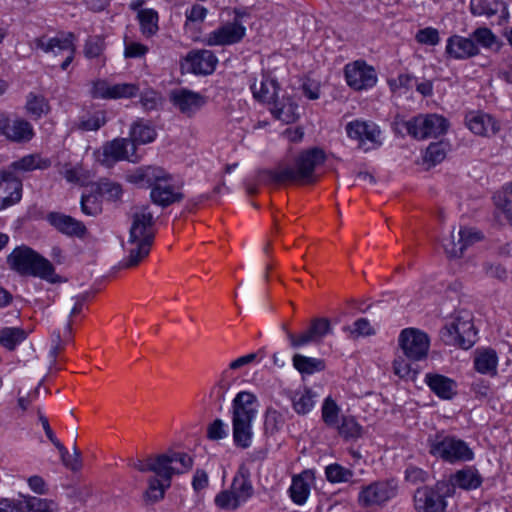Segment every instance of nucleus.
Returning <instances> with one entry per match:
<instances>
[{"label": "nucleus", "instance_id": "72a5a7b5", "mask_svg": "<svg viewBox=\"0 0 512 512\" xmlns=\"http://www.w3.org/2000/svg\"><path fill=\"white\" fill-rule=\"evenodd\" d=\"M312 478L313 475L309 471H304L293 477L289 492L290 497L295 504L303 505L307 501L310 494L309 480Z\"/></svg>", "mask_w": 512, "mask_h": 512}, {"label": "nucleus", "instance_id": "864d4df0", "mask_svg": "<svg viewBox=\"0 0 512 512\" xmlns=\"http://www.w3.org/2000/svg\"><path fill=\"white\" fill-rule=\"evenodd\" d=\"M169 486L164 485L157 477H150L148 480V488L144 497L146 501L155 503L164 497L165 489Z\"/></svg>", "mask_w": 512, "mask_h": 512}, {"label": "nucleus", "instance_id": "e433bc0d", "mask_svg": "<svg viewBox=\"0 0 512 512\" xmlns=\"http://www.w3.org/2000/svg\"><path fill=\"white\" fill-rule=\"evenodd\" d=\"M498 357L494 350L488 349L478 353L474 358V368L481 374L495 375Z\"/></svg>", "mask_w": 512, "mask_h": 512}, {"label": "nucleus", "instance_id": "6ab92c4d", "mask_svg": "<svg viewBox=\"0 0 512 512\" xmlns=\"http://www.w3.org/2000/svg\"><path fill=\"white\" fill-rule=\"evenodd\" d=\"M331 332L332 328L327 318H315L305 331L299 333V337L289 335V344L292 349H299L311 343L319 344Z\"/></svg>", "mask_w": 512, "mask_h": 512}, {"label": "nucleus", "instance_id": "f704fd0d", "mask_svg": "<svg viewBox=\"0 0 512 512\" xmlns=\"http://www.w3.org/2000/svg\"><path fill=\"white\" fill-rule=\"evenodd\" d=\"M293 367L302 375H312L325 370V361L296 353L292 357Z\"/></svg>", "mask_w": 512, "mask_h": 512}, {"label": "nucleus", "instance_id": "e2e57ef3", "mask_svg": "<svg viewBox=\"0 0 512 512\" xmlns=\"http://www.w3.org/2000/svg\"><path fill=\"white\" fill-rule=\"evenodd\" d=\"M428 478V472L419 467L410 465L405 470V480L413 485L425 483Z\"/></svg>", "mask_w": 512, "mask_h": 512}, {"label": "nucleus", "instance_id": "c756f323", "mask_svg": "<svg viewBox=\"0 0 512 512\" xmlns=\"http://www.w3.org/2000/svg\"><path fill=\"white\" fill-rule=\"evenodd\" d=\"M270 108L273 116L287 124L295 122L299 118L298 104L291 97L274 98Z\"/></svg>", "mask_w": 512, "mask_h": 512}, {"label": "nucleus", "instance_id": "c9c22d12", "mask_svg": "<svg viewBox=\"0 0 512 512\" xmlns=\"http://www.w3.org/2000/svg\"><path fill=\"white\" fill-rule=\"evenodd\" d=\"M251 90L255 99L261 102L272 104L274 98L277 97L280 90L279 84L275 79H265L259 84L251 85Z\"/></svg>", "mask_w": 512, "mask_h": 512}, {"label": "nucleus", "instance_id": "4be33fe9", "mask_svg": "<svg viewBox=\"0 0 512 512\" xmlns=\"http://www.w3.org/2000/svg\"><path fill=\"white\" fill-rule=\"evenodd\" d=\"M480 53L479 47L470 37L452 35L447 39L445 54L455 60H467Z\"/></svg>", "mask_w": 512, "mask_h": 512}, {"label": "nucleus", "instance_id": "2f4dec72", "mask_svg": "<svg viewBox=\"0 0 512 512\" xmlns=\"http://www.w3.org/2000/svg\"><path fill=\"white\" fill-rule=\"evenodd\" d=\"M469 9L474 16L491 18L498 13L508 16L507 5L501 0H470Z\"/></svg>", "mask_w": 512, "mask_h": 512}, {"label": "nucleus", "instance_id": "f8f14e48", "mask_svg": "<svg viewBox=\"0 0 512 512\" xmlns=\"http://www.w3.org/2000/svg\"><path fill=\"white\" fill-rule=\"evenodd\" d=\"M399 346L410 361L426 359L430 347L429 336L416 328H405L399 335Z\"/></svg>", "mask_w": 512, "mask_h": 512}, {"label": "nucleus", "instance_id": "a211bd4d", "mask_svg": "<svg viewBox=\"0 0 512 512\" xmlns=\"http://www.w3.org/2000/svg\"><path fill=\"white\" fill-rule=\"evenodd\" d=\"M246 36V27L240 21L227 22L207 35L209 46H228L239 43Z\"/></svg>", "mask_w": 512, "mask_h": 512}, {"label": "nucleus", "instance_id": "cd10ccee", "mask_svg": "<svg viewBox=\"0 0 512 512\" xmlns=\"http://www.w3.org/2000/svg\"><path fill=\"white\" fill-rule=\"evenodd\" d=\"M425 382L430 390L441 399L450 400L457 394L456 382L447 376L437 373H427Z\"/></svg>", "mask_w": 512, "mask_h": 512}, {"label": "nucleus", "instance_id": "39448f33", "mask_svg": "<svg viewBox=\"0 0 512 512\" xmlns=\"http://www.w3.org/2000/svg\"><path fill=\"white\" fill-rule=\"evenodd\" d=\"M129 466L142 473L153 472L170 486L174 474H183L193 467V458L187 453L169 450L155 458L149 457L146 462L129 460Z\"/></svg>", "mask_w": 512, "mask_h": 512}, {"label": "nucleus", "instance_id": "8fccbe9b", "mask_svg": "<svg viewBox=\"0 0 512 512\" xmlns=\"http://www.w3.org/2000/svg\"><path fill=\"white\" fill-rule=\"evenodd\" d=\"M415 361L408 360L405 356H398L393 362L394 373L400 378L414 380L418 371L412 366Z\"/></svg>", "mask_w": 512, "mask_h": 512}, {"label": "nucleus", "instance_id": "5fc2aeb1", "mask_svg": "<svg viewBox=\"0 0 512 512\" xmlns=\"http://www.w3.org/2000/svg\"><path fill=\"white\" fill-rule=\"evenodd\" d=\"M105 50V41L101 36L89 37L84 45V55L88 59L99 58Z\"/></svg>", "mask_w": 512, "mask_h": 512}, {"label": "nucleus", "instance_id": "3c124183", "mask_svg": "<svg viewBox=\"0 0 512 512\" xmlns=\"http://www.w3.org/2000/svg\"><path fill=\"white\" fill-rule=\"evenodd\" d=\"M471 38L475 41L477 46L480 45L487 49L498 44L497 36L487 27L475 29L471 34Z\"/></svg>", "mask_w": 512, "mask_h": 512}, {"label": "nucleus", "instance_id": "473e14b6", "mask_svg": "<svg viewBox=\"0 0 512 512\" xmlns=\"http://www.w3.org/2000/svg\"><path fill=\"white\" fill-rule=\"evenodd\" d=\"M127 245L128 256L121 262V267L125 269L138 266L149 255L153 244L139 240L130 242V238H128Z\"/></svg>", "mask_w": 512, "mask_h": 512}, {"label": "nucleus", "instance_id": "f3484780", "mask_svg": "<svg viewBox=\"0 0 512 512\" xmlns=\"http://www.w3.org/2000/svg\"><path fill=\"white\" fill-rule=\"evenodd\" d=\"M131 146L130 139L128 138H115L103 144L100 150L95 154L97 161L107 167L111 168L115 163L123 160L135 162L132 155L128 153V147Z\"/></svg>", "mask_w": 512, "mask_h": 512}, {"label": "nucleus", "instance_id": "4d7b16f0", "mask_svg": "<svg viewBox=\"0 0 512 512\" xmlns=\"http://www.w3.org/2000/svg\"><path fill=\"white\" fill-rule=\"evenodd\" d=\"M98 192L109 200H117L122 194V187L116 182L107 179L101 180L98 184Z\"/></svg>", "mask_w": 512, "mask_h": 512}, {"label": "nucleus", "instance_id": "c85d7f7f", "mask_svg": "<svg viewBox=\"0 0 512 512\" xmlns=\"http://www.w3.org/2000/svg\"><path fill=\"white\" fill-rule=\"evenodd\" d=\"M150 199L153 204L165 209L174 203L181 202L184 199V194L175 191L173 185L162 182L150 190Z\"/></svg>", "mask_w": 512, "mask_h": 512}, {"label": "nucleus", "instance_id": "a878e982", "mask_svg": "<svg viewBox=\"0 0 512 512\" xmlns=\"http://www.w3.org/2000/svg\"><path fill=\"white\" fill-rule=\"evenodd\" d=\"M171 100L173 104L187 116L196 113L206 103L204 96L187 89L173 93Z\"/></svg>", "mask_w": 512, "mask_h": 512}, {"label": "nucleus", "instance_id": "ddd939ff", "mask_svg": "<svg viewBox=\"0 0 512 512\" xmlns=\"http://www.w3.org/2000/svg\"><path fill=\"white\" fill-rule=\"evenodd\" d=\"M346 133L352 140L358 142V148L364 151L376 149L382 145L381 130L377 124L370 121L354 120L346 125Z\"/></svg>", "mask_w": 512, "mask_h": 512}, {"label": "nucleus", "instance_id": "dca6fc26", "mask_svg": "<svg viewBox=\"0 0 512 512\" xmlns=\"http://www.w3.org/2000/svg\"><path fill=\"white\" fill-rule=\"evenodd\" d=\"M218 59L215 54L206 49L192 50L181 60L182 71L195 75H210L214 72Z\"/></svg>", "mask_w": 512, "mask_h": 512}, {"label": "nucleus", "instance_id": "412c9836", "mask_svg": "<svg viewBox=\"0 0 512 512\" xmlns=\"http://www.w3.org/2000/svg\"><path fill=\"white\" fill-rule=\"evenodd\" d=\"M46 220L58 232L69 237H77L82 239L87 235L88 232L83 222L60 212L48 213Z\"/></svg>", "mask_w": 512, "mask_h": 512}, {"label": "nucleus", "instance_id": "c03bdc74", "mask_svg": "<svg viewBox=\"0 0 512 512\" xmlns=\"http://www.w3.org/2000/svg\"><path fill=\"white\" fill-rule=\"evenodd\" d=\"M107 122L104 111H96L93 114L82 116L77 124L82 131H97Z\"/></svg>", "mask_w": 512, "mask_h": 512}, {"label": "nucleus", "instance_id": "393cba45", "mask_svg": "<svg viewBox=\"0 0 512 512\" xmlns=\"http://www.w3.org/2000/svg\"><path fill=\"white\" fill-rule=\"evenodd\" d=\"M483 238L479 231L470 228H461L458 232V241L455 242L453 233L448 243L444 244L446 253L453 258H459L463 255L466 248Z\"/></svg>", "mask_w": 512, "mask_h": 512}, {"label": "nucleus", "instance_id": "5701e85b", "mask_svg": "<svg viewBox=\"0 0 512 512\" xmlns=\"http://www.w3.org/2000/svg\"><path fill=\"white\" fill-rule=\"evenodd\" d=\"M127 179L131 183L143 187L147 186L152 189L154 186L161 184L162 182H169L172 179V176L161 167L145 166L139 167L128 174Z\"/></svg>", "mask_w": 512, "mask_h": 512}, {"label": "nucleus", "instance_id": "a18cd8bd", "mask_svg": "<svg viewBox=\"0 0 512 512\" xmlns=\"http://www.w3.org/2000/svg\"><path fill=\"white\" fill-rule=\"evenodd\" d=\"M325 475L331 483L349 482L354 476L352 470L343 467L340 464L333 463L325 468Z\"/></svg>", "mask_w": 512, "mask_h": 512}, {"label": "nucleus", "instance_id": "09e8293b", "mask_svg": "<svg viewBox=\"0 0 512 512\" xmlns=\"http://www.w3.org/2000/svg\"><path fill=\"white\" fill-rule=\"evenodd\" d=\"M447 150L448 143L444 141L433 142L427 147L424 160L432 165L439 164L446 158Z\"/></svg>", "mask_w": 512, "mask_h": 512}, {"label": "nucleus", "instance_id": "ea45409f", "mask_svg": "<svg viewBox=\"0 0 512 512\" xmlns=\"http://www.w3.org/2000/svg\"><path fill=\"white\" fill-rule=\"evenodd\" d=\"M139 20L140 30L146 37L155 35L159 29L158 27V13L154 9L139 10L137 14Z\"/></svg>", "mask_w": 512, "mask_h": 512}, {"label": "nucleus", "instance_id": "6e6552de", "mask_svg": "<svg viewBox=\"0 0 512 512\" xmlns=\"http://www.w3.org/2000/svg\"><path fill=\"white\" fill-rule=\"evenodd\" d=\"M439 336L445 345L471 348L477 340L472 315L465 311L459 312L450 324L441 328Z\"/></svg>", "mask_w": 512, "mask_h": 512}, {"label": "nucleus", "instance_id": "bb28decb", "mask_svg": "<svg viewBox=\"0 0 512 512\" xmlns=\"http://www.w3.org/2000/svg\"><path fill=\"white\" fill-rule=\"evenodd\" d=\"M447 481L453 485V492L455 491V487L471 491L482 485L483 478L474 466H465L464 468L456 471L451 476L450 480Z\"/></svg>", "mask_w": 512, "mask_h": 512}, {"label": "nucleus", "instance_id": "a19ab883", "mask_svg": "<svg viewBox=\"0 0 512 512\" xmlns=\"http://www.w3.org/2000/svg\"><path fill=\"white\" fill-rule=\"evenodd\" d=\"M339 435L346 441L357 440L362 436L363 428L353 416H342L341 423L336 426Z\"/></svg>", "mask_w": 512, "mask_h": 512}, {"label": "nucleus", "instance_id": "9d476101", "mask_svg": "<svg viewBox=\"0 0 512 512\" xmlns=\"http://www.w3.org/2000/svg\"><path fill=\"white\" fill-rule=\"evenodd\" d=\"M403 124L407 133L415 139L436 138L445 134L449 127L448 120L437 114L419 115Z\"/></svg>", "mask_w": 512, "mask_h": 512}, {"label": "nucleus", "instance_id": "b1692460", "mask_svg": "<svg viewBox=\"0 0 512 512\" xmlns=\"http://www.w3.org/2000/svg\"><path fill=\"white\" fill-rule=\"evenodd\" d=\"M465 121L469 130L476 135L491 136L500 130L498 121L483 112H470L466 115Z\"/></svg>", "mask_w": 512, "mask_h": 512}, {"label": "nucleus", "instance_id": "680f3d73", "mask_svg": "<svg viewBox=\"0 0 512 512\" xmlns=\"http://www.w3.org/2000/svg\"><path fill=\"white\" fill-rule=\"evenodd\" d=\"M228 436V426L221 420L215 419L207 427V437L213 441H219Z\"/></svg>", "mask_w": 512, "mask_h": 512}, {"label": "nucleus", "instance_id": "20e7f679", "mask_svg": "<svg viewBox=\"0 0 512 512\" xmlns=\"http://www.w3.org/2000/svg\"><path fill=\"white\" fill-rule=\"evenodd\" d=\"M256 402V396L248 391L239 392L232 401V436L236 447L247 449L252 444Z\"/></svg>", "mask_w": 512, "mask_h": 512}, {"label": "nucleus", "instance_id": "f257e3e1", "mask_svg": "<svg viewBox=\"0 0 512 512\" xmlns=\"http://www.w3.org/2000/svg\"><path fill=\"white\" fill-rule=\"evenodd\" d=\"M326 155L323 149L313 147L300 152L292 166L279 164L274 169H261L256 172L254 180L246 179L244 187L249 195L258 192L257 185H280L286 182L311 184L317 181L315 168L323 164Z\"/></svg>", "mask_w": 512, "mask_h": 512}, {"label": "nucleus", "instance_id": "774afa93", "mask_svg": "<svg viewBox=\"0 0 512 512\" xmlns=\"http://www.w3.org/2000/svg\"><path fill=\"white\" fill-rule=\"evenodd\" d=\"M301 88L303 94L310 100H316L320 97V84L315 80H305Z\"/></svg>", "mask_w": 512, "mask_h": 512}, {"label": "nucleus", "instance_id": "7ed1b4c3", "mask_svg": "<svg viewBox=\"0 0 512 512\" xmlns=\"http://www.w3.org/2000/svg\"><path fill=\"white\" fill-rule=\"evenodd\" d=\"M51 166L49 159L39 155H26L12 162L5 170L0 171V190L7 193L3 197L0 209H5L18 203L22 198V181L16 175L17 172H29L35 169L44 170Z\"/></svg>", "mask_w": 512, "mask_h": 512}, {"label": "nucleus", "instance_id": "7c9ffc66", "mask_svg": "<svg viewBox=\"0 0 512 512\" xmlns=\"http://www.w3.org/2000/svg\"><path fill=\"white\" fill-rule=\"evenodd\" d=\"M129 136L131 147L135 150L137 144L143 145L153 142L157 132L149 121L138 119L131 125Z\"/></svg>", "mask_w": 512, "mask_h": 512}, {"label": "nucleus", "instance_id": "2eb2a0df", "mask_svg": "<svg viewBox=\"0 0 512 512\" xmlns=\"http://www.w3.org/2000/svg\"><path fill=\"white\" fill-rule=\"evenodd\" d=\"M344 75L348 86L356 91L372 88L377 82L375 69L363 60L348 63Z\"/></svg>", "mask_w": 512, "mask_h": 512}, {"label": "nucleus", "instance_id": "423d86ee", "mask_svg": "<svg viewBox=\"0 0 512 512\" xmlns=\"http://www.w3.org/2000/svg\"><path fill=\"white\" fill-rule=\"evenodd\" d=\"M429 453L448 463L469 462L474 452L462 439L446 435L443 431L430 435L427 439Z\"/></svg>", "mask_w": 512, "mask_h": 512}, {"label": "nucleus", "instance_id": "603ef678", "mask_svg": "<svg viewBox=\"0 0 512 512\" xmlns=\"http://www.w3.org/2000/svg\"><path fill=\"white\" fill-rule=\"evenodd\" d=\"M340 409L336 402L330 397L326 398L322 406V419L327 426L336 427L338 425Z\"/></svg>", "mask_w": 512, "mask_h": 512}, {"label": "nucleus", "instance_id": "4c0bfd02", "mask_svg": "<svg viewBox=\"0 0 512 512\" xmlns=\"http://www.w3.org/2000/svg\"><path fill=\"white\" fill-rule=\"evenodd\" d=\"M28 334L20 327H4L0 330V345L9 351L26 340Z\"/></svg>", "mask_w": 512, "mask_h": 512}, {"label": "nucleus", "instance_id": "6e6d98bb", "mask_svg": "<svg viewBox=\"0 0 512 512\" xmlns=\"http://www.w3.org/2000/svg\"><path fill=\"white\" fill-rule=\"evenodd\" d=\"M215 504L222 509L234 510L240 506L241 500L239 499V496L230 489L220 492L215 497Z\"/></svg>", "mask_w": 512, "mask_h": 512}, {"label": "nucleus", "instance_id": "338daca9", "mask_svg": "<svg viewBox=\"0 0 512 512\" xmlns=\"http://www.w3.org/2000/svg\"><path fill=\"white\" fill-rule=\"evenodd\" d=\"M109 83L98 79L92 83L90 95L94 99H108Z\"/></svg>", "mask_w": 512, "mask_h": 512}, {"label": "nucleus", "instance_id": "aec40b11", "mask_svg": "<svg viewBox=\"0 0 512 512\" xmlns=\"http://www.w3.org/2000/svg\"><path fill=\"white\" fill-rule=\"evenodd\" d=\"M0 134L15 143H27L35 135L29 121L21 118L11 120L6 114L0 115Z\"/></svg>", "mask_w": 512, "mask_h": 512}, {"label": "nucleus", "instance_id": "0e129e2a", "mask_svg": "<svg viewBox=\"0 0 512 512\" xmlns=\"http://www.w3.org/2000/svg\"><path fill=\"white\" fill-rule=\"evenodd\" d=\"M148 47L139 42H129L125 44L124 57L125 58H141L148 52Z\"/></svg>", "mask_w": 512, "mask_h": 512}, {"label": "nucleus", "instance_id": "58836bf2", "mask_svg": "<svg viewBox=\"0 0 512 512\" xmlns=\"http://www.w3.org/2000/svg\"><path fill=\"white\" fill-rule=\"evenodd\" d=\"M27 113L34 119L38 120L50 111L48 100L42 96L30 92L26 97L25 105Z\"/></svg>", "mask_w": 512, "mask_h": 512}, {"label": "nucleus", "instance_id": "37998d69", "mask_svg": "<svg viewBox=\"0 0 512 512\" xmlns=\"http://www.w3.org/2000/svg\"><path fill=\"white\" fill-rule=\"evenodd\" d=\"M285 418L276 409L269 407L266 409L264 416V431L266 434L274 435L282 429Z\"/></svg>", "mask_w": 512, "mask_h": 512}, {"label": "nucleus", "instance_id": "79ce46f5", "mask_svg": "<svg viewBox=\"0 0 512 512\" xmlns=\"http://www.w3.org/2000/svg\"><path fill=\"white\" fill-rule=\"evenodd\" d=\"M315 394L310 389L295 393L292 398L293 408L298 414H307L314 407Z\"/></svg>", "mask_w": 512, "mask_h": 512}, {"label": "nucleus", "instance_id": "0eeeda50", "mask_svg": "<svg viewBox=\"0 0 512 512\" xmlns=\"http://www.w3.org/2000/svg\"><path fill=\"white\" fill-rule=\"evenodd\" d=\"M453 495V485L439 480L434 485H425L415 490L413 504L416 512H446L447 498Z\"/></svg>", "mask_w": 512, "mask_h": 512}, {"label": "nucleus", "instance_id": "bf43d9fd", "mask_svg": "<svg viewBox=\"0 0 512 512\" xmlns=\"http://www.w3.org/2000/svg\"><path fill=\"white\" fill-rule=\"evenodd\" d=\"M231 489L239 496L241 503L244 502L252 493V486L248 479L245 477H235L233 479Z\"/></svg>", "mask_w": 512, "mask_h": 512}, {"label": "nucleus", "instance_id": "13d9d810", "mask_svg": "<svg viewBox=\"0 0 512 512\" xmlns=\"http://www.w3.org/2000/svg\"><path fill=\"white\" fill-rule=\"evenodd\" d=\"M80 205L81 211L88 216H96L102 211L100 202L97 197L92 194L82 195Z\"/></svg>", "mask_w": 512, "mask_h": 512}, {"label": "nucleus", "instance_id": "9b49d317", "mask_svg": "<svg viewBox=\"0 0 512 512\" xmlns=\"http://www.w3.org/2000/svg\"><path fill=\"white\" fill-rule=\"evenodd\" d=\"M397 493L398 484L394 479L376 481L361 489L358 495V503L365 508L382 506L395 498Z\"/></svg>", "mask_w": 512, "mask_h": 512}, {"label": "nucleus", "instance_id": "de8ad7c7", "mask_svg": "<svg viewBox=\"0 0 512 512\" xmlns=\"http://www.w3.org/2000/svg\"><path fill=\"white\" fill-rule=\"evenodd\" d=\"M139 93V86L133 83L109 85L108 99L133 98Z\"/></svg>", "mask_w": 512, "mask_h": 512}, {"label": "nucleus", "instance_id": "49530a36", "mask_svg": "<svg viewBox=\"0 0 512 512\" xmlns=\"http://www.w3.org/2000/svg\"><path fill=\"white\" fill-rule=\"evenodd\" d=\"M18 505L20 512H54L46 499L34 496L25 497Z\"/></svg>", "mask_w": 512, "mask_h": 512}, {"label": "nucleus", "instance_id": "052dcab7", "mask_svg": "<svg viewBox=\"0 0 512 512\" xmlns=\"http://www.w3.org/2000/svg\"><path fill=\"white\" fill-rule=\"evenodd\" d=\"M415 39L418 43L429 46H436L440 42L439 32L436 28L433 27L420 29L416 33Z\"/></svg>", "mask_w": 512, "mask_h": 512}, {"label": "nucleus", "instance_id": "4468645a", "mask_svg": "<svg viewBox=\"0 0 512 512\" xmlns=\"http://www.w3.org/2000/svg\"><path fill=\"white\" fill-rule=\"evenodd\" d=\"M155 218L149 205L135 207L131 215V226L129 229L130 242L136 240L154 243L155 239Z\"/></svg>", "mask_w": 512, "mask_h": 512}, {"label": "nucleus", "instance_id": "1a4fd4ad", "mask_svg": "<svg viewBox=\"0 0 512 512\" xmlns=\"http://www.w3.org/2000/svg\"><path fill=\"white\" fill-rule=\"evenodd\" d=\"M76 37L72 32H60L55 37L47 38L46 36L38 37L34 40L36 49H40L45 53H52L55 57L63 56L64 59L60 63L61 70L65 71L72 63L75 52Z\"/></svg>", "mask_w": 512, "mask_h": 512}, {"label": "nucleus", "instance_id": "f03ea898", "mask_svg": "<svg viewBox=\"0 0 512 512\" xmlns=\"http://www.w3.org/2000/svg\"><path fill=\"white\" fill-rule=\"evenodd\" d=\"M10 269L21 276H33L49 283L56 284L65 281L55 273L53 264L28 246H19L7 256Z\"/></svg>", "mask_w": 512, "mask_h": 512}, {"label": "nucleus", "instance_id": "69168bd1", "mask_svg": "<svg viewBox=\"0 0 512 512\" xmlns=\"http://www.w3.org/2000/svg\"><path fill=\"white\" fill-rule=\"evenodd\" d=\"M158 101V94L152 89L146 90L140 95V103L146 111L156 109Z\"/></svg>", "mask_w": 512, "mask_h": 512}]
</instances>
